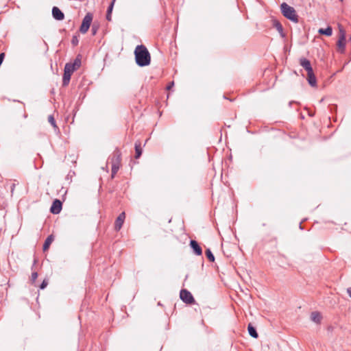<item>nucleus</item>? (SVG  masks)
Wrapping results in <instances>:
<instances>
[{"mask_svg":"<svg viewBox=\"0 0 351 351\" xmlns=\"http://www.w3.org/2000/svg\"><path fill=\"white\" fill-rule=\"evenodd\" d=\"M134 55L136 62L138 66H145L150 64V53L145 46L143 45L136 46Z\"/></svg>","mask_w":351,"mask_h":351,"instance_id":"1","label":"nucleus"},{"mask_svg":"<svg viewBox=\"0 0 351 351\" xmlns=\"http://www.w3.org/2000/svg\"><path fill=\"white\" fill-rule=\"evenodd\" d=\"M280 10L283 16L287 19L295 23L298 21V16L293 7L286 3H282L280 5Z\"/></svg>","mask_w":351,"mask_h":351,"instance_id":"2","label":"nucleus"},{"mask_svg":"<svg viewBox=\"0 0 351 351\" xmlns=\"http://www.w3.org/2000/svg\"><path fill=\"white\" fill-rule=\"evenodd\" d=\"M121 162V153L119 149H116L112 156L110 158V163L112 165V177L113 178L114 175L119 171Z\"/></svg>","mask_w":351,"mask_h":351,"instance_id":"3","label":"nucleus"},{"mask_svg":"<svg viewBox=\"0 0 351 351\" xmlns=\"http://www.w3.org/2000/svg\"><path fill=\"white\" fill-rule=\"evenodd\" d=\"M93 21V15L90 13H87L82 20V25L80 27V31L82 34H86Z\"/></svg>","mask_w":351,"mask_h":351,"instance_id":"4","label":"nucleus"},{"mask_svg":"<svg viewBox=\"0 0 351 351\" xmlns=\"http://www.w3.org/2000/svg\"><path fill=\"white\" fill-rule=\"evenodd\" d=\"M180 299L186 304H191L195 303V299L191 293L186 289H182L180 293Z\"/></svg>","mask_w":351,"mask_h":351,"instance_id":"5","label":"nucleus"},{"mask_svg":"<svg viewBox=\"0 0 351 351\" xmlns=\"http://www.w3.org/2000/svg\"><path fill=\"white\" fill-rule=\"evenodd\" d=\"M71 66L65 64L64 74L62 77V85L66 86L69 84L72 73L74 72L73 69H71Z\"/></svg>","mask_w":351,"mask_h":351,"instance_id":"6","label":"nucleus"},{"mask_svg":"<svg viewBox=\"0 0 351 351\" xmlns=\"http://www.w3.org/2000/svg\"><path fill=\"white\" fill-rule=\"evenodd\" d=\"M62 202L59 199H55L50 208V211L53 214H58L62 210Z\"/></svg>","mask_w":351,"mask_h":351,"instance_id":"7","label":"nucleus"},{"mask_svg":"<svg viewBox=\"0 0 351 351\" xmlns=\"http://www.w3.org/2000/svg\"><path fill=\"white\" fill-rule=\"evenodd\" d=\"M125 218V214L124 212H122L121 213H120L119 215L117 217V218L115 221V223H114V229L116 231H119L121 228V227L123 224Z\"/></svg>","mask_w":351,"mask_h":351,"instance_id":"8","label":"nucleus"},{"mask_svg":"<svg viewBox=\"0 0 351 351\" xmlns=\"http://www.w3.org/2000/svg\"><path fill=\"white\" fill-rule=\"evenodd\" d=\"M190 246L192 248L193 253L197 256H200L202 254V247L199 246L198 243L195 240H191L190 241Z\"/></svg>","mask_w":351,"mask_h":351,"instance_id":"9","label":"nucleus"},{"mask_svg":"<svg viewBox=\"0 0 351 351\" xmlns=\"http://www.w3.org/2000/svg\"><path fill=\"white\" fill-rule=\"evenodd\" d=\"M52 15L53 17L58 21H62L64 18V13L56 6L52 8Z\"/></svg>","mask_w":351,"mask_h":351,"instance_id":"10","label":"nucleus"},{"mask_svg":"<svg viewBox=\"0 0 351 351\" xmlns=\"http://www.w3.org/2000/svg\"><path fill=\"white\" fill-rule=\"evenodd\" d=\"M300 64L307 71L311 72L313 71V68L311 66V62L305 58H302L300 59Z\"/></svg>","mask_w":351,"mask_h":351,"instance_id":"11","label":"nucleus"},{"mask_svg":"<svg viewBox=\"0 0 351 351\" xmlns=\"http://www.w3.org/2000/svg\"><path fill=\"white\" fill-rule=\"evenodd\" d=\"M307 81L308 84L313 86L315 87L317 86V80L314 75L313 71L311 72H307Z\"/></svg>","mask_w":351,"mask_h":351,"instance_id":"12","label":"nucleus"},{"mask_svg":"<svg viewBox=\"0 0 351 351\" xmlns=\"http://www.w3.org/2000/svg\"><path fill=\"white\" fill-rule=\"evenodd\" d=\"M337 46L341 51V52H343L345 49L346 46V37L344 34H342L341 36L339 37L338 42H337Z\"/></svg>","mask_w":351,"mask_h":351,"instance_id":"13","label":"nucleus"},{"mask_svg":"<svg viewBox=\"0 0 351 351\" xmlns=\"http://www.w3.org/2000/svg\"><path fill=\"white\" fill-rule=\"evenodd\" d=\"M322 318V315L317 311L312 312L311 314V319L316 324H319L321 322Z\"/></svg>","mask_w":351,"mask_h":351,"instance_id":"14","label":"nucleus"},{"mask_svg":"<svg viewBox=\"0 0 351 351\" xmlns=\"http://www.w3.org/2000/svg\"><path fill=\"white\" fill-rule=\"evenodd\" d=\"M67 66H71V69H73V71H76L78 68H80L81 65V60L79 58H76L73 63H66Z\"/></svg>","mask_w":351,"mask_h":351,"instance_id":"15","label":"nucleus"},{"mask_svg":"<svg viewBox=\"0 0 351 351\" xmlns=\"http://www.w3.org/2000/svg\"><path fill=\"white\" fill-rule=\"evenodd\" d=\"M116 0H112V2L110 3V5L108 8L107 13H106V19L108 21H111V14L113 10L114 4Z\"/></svg>","mask_w":351,"mask_h":351,"instance_id":"16","label":"nucleus"},{"mask_svg":"<svg viewBox=\"0 0 351 351\" xmlns=\"http://www.w3.org/2000/svg\"><path fill=\"white\" fill-rule=\"evenodd\" d=\"M247 330L250 335L254 338H257L258 337V332H256V328L252 326L250 324L247 326Z\"/></svg>","mask_w":351,"mask_h":351,"instance_id":"17","label":"nucleus"},{"mask_svg":"<svg viewBox=\"0 0 351 351\" xmlns=\"http://www.w3.org/2000/svg\"><path fill=\"white\" fill-rule=\"evenodd\" d=\"M53 240V236L52 235H49L45 240L44 244H43V250L44 251H46L49 249L51 243H52Z\"/></svg>","mask_w":351,"mask_h":351,"instance_id":"18","label":"nucleus"},{"mask_svg":"<svg viewBox=\"0 0 351 351\" xmlns=\"http://www.w3.org/2000/svg\"><path fill=\"white\" fill-rule=\"evenodd\" d=\"M318 32L320 34H324V35H326V36H331L332 34V29L330 27H328L326 29H319Z\"/></svg>","mask_w":351,"mask_h":351,"instance_id":"19","label":"nucleus"},{"mask_svg":"<svg viewBox=\"0 0 351 351\" xmlns=\"http://www.w3.org/2000/svg\"><path fill=\"white\" fill-rule=\"evenodd\" d=\"M136 158H138L142 154V148L140 143H135Z\"/></svg>","mask_w":351,"mask_h":351,"instance_id":"20","label":"nucleus"},{"mask_svg":"<svg viewBox=\"0 0 351 351\" xmlns=\"http://www.w3.org/2000/svg\"><path fill=\"white\" fill-rule=\"evenodd\" d=\"M274 27L276 28L278 32L283 36V27L282 25L278 21H275Z\"/></svg>","mask_w":351,"mask_h":351,"instance_id":"21","label":"nucleus"},{"mask_svg":"<svg viewBox=\"0 0 351 351\" xmlns=\"http://www.w3.org/2000/svg\"><path fill=\"white\" fill-rule=\"evenodd\" d=\"M206 256L207 257V258L210 261V262H214L215 261V256L213 255V254L212 253V252L210 251V249H207L206 250Z\"/></svg>","mask_w":351,"mask_h":351,"instance_id":"22","label":"nucleus"},{"mask_svg":"<svg viewBox=\"0 0 351 351\" xmlns=\"http://www.w3.org/2000/svg\"><path fill=\"white\" fill-rule=\"evenodd\" d=\"M48 121L51 124L53 128H57L56 121L52 115H49L48 117Z\"/></svg>","mask_w":351,"mask_h":351,"instance_id":"23","label":"nucleus"},{"mask_svg":"<svg viewBox=\"0 0 351 351\" xmlns=\"http://www.w3.org/2000/svg\"><path fill=\"white\" fill-rule=\"evenodd\" d=\"M97 30H98V26L93 24L92 26V28H91L92 34L95 35L97 34Z\"/></svg>","mask_w":351,"mask_h":351,"instance_id":"24","label":"nucleus"},{"mask_svg":"<svg viewBox=\"0 0 351 351\" xmlns=\"http://www.w3.org/2000/svg\"><path fill=\"white\" fill-rule=\"evenodd\" d=\"M37 277H38V273L36 271L32 272L31 278H32V280L33 282H34L36 280Z\"/></svg>","mask_w":351,"mask_h":351,"instance_id":"25","label":"nucleus"},{"mask_svg":"<svg viewBox=\"0 0 351 351\" xmlns=\"http://www.w3.org/2000/svg\"><path fill=\"white\" fill-rule=\"evenodd\" d=\"M47 285V282L46 280H43V282L41 283L40 287L41 289H45Z\"/></svg>","mask_w":351,"mask_h":351,"instance_id":"26","label":"nucleus"},{"mask_svg":"<svg viewBox=\"0 0 351 351\" xmlns=\"http://www.w3.org/2000/svg\"><path fill=\"white\" fill-rule=\"evenodd\" d=\"M72 44L74 45H77L78 43V40L77 38V37L74 36L73 38H72Z\"/></svg>","mask_w":351,"mask_h":351,"instance_id":"27","label":"nucleus"},{"mask_svg":"<svg viewBox=\"0 0 351 351\" xmlns=\"http://www.w3.org/2000/svg\"><path fill=\"white\" fill-rule=\"evenodd\" d=\"M347 293L349 295V296L351 298V287L348 288Z\"/></svg>","mask_w":351,"mask_h":351,"instance_id":"28","label":"nucleus"},{"mask_svg":"<svg viewBox=\"0 0 351 351\" xmlns=\"http://www.w3.org/2000/svg\"><path fill=\"white\" fill-rule=\"evenodd\" d=\"M172 86H173V82H172L171 84L167 86V89H170Z\"/></svg>","mask_w":351,"mask_h":351,"instance_id":"29","label":"nucleus"},{"mask_svg":"<svg viewBox=\"0 0 351 351\" xmlns=\"http://www.w3.org/2000/svg\"><path fill=\"white\" fill-rule=\"evenodd\" d=\"M300 229H302V226H301V223L300 224Z\"/></svg>","mask_w":351,"mask_h":351,"instance_id":"30","label":"nucleus"}]
</instances>
